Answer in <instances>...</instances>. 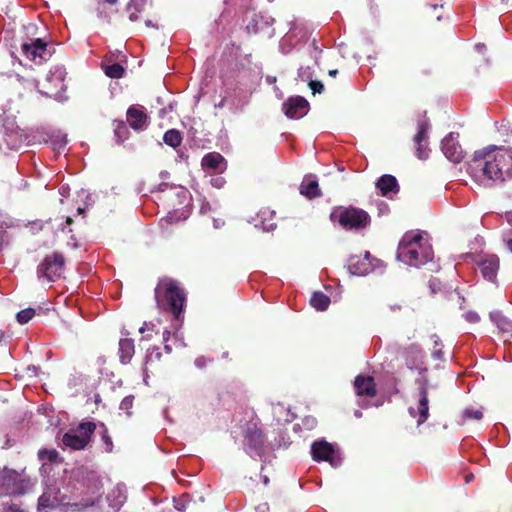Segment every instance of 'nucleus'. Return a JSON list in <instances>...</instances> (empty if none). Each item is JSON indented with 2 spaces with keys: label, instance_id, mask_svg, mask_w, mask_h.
<instances>
[{
  "label": "nucleus",
  "instance_id": "f257e3e1",
  "mask_svg": "<svg viewBox=\"0 0 512 512\" xmlns=\"http://www.w3.org/2000/svg\"><path fill=\"white\" fill-rule=\"evenodd\" d=\"M467 173L485 187L512 179V148L489 145L475 151L467 163Z\"/></svg>",
  "mask_w": 512,
  "mask_h": 512
},
{
  "label": "nucleus",
  "instance_id": "f03ea898",
  "mask_svg": "<svg viewBox=\"0 0 512 512\" xmlns=\"http://www.w3.org/2000/svg\"><path fill=\"white\" fill-rule=\"evenodd\" d=\"M431 246L423 240L418 232H407L403 235L397 249V259L413 267H419L433 259Z\"/></svg>",
  "mask_w": 512,
  "mask_h": 512
},
{
  "label": "nucleus",
  "instance_id": "7ed1b4c3",
  "mask_svg": "<svg viewBox=\"0 0 512 512\" xmlns=\"http://www.w3.org/2000/svg\"><path fill=\"white\" fill-rule=\"evenodd\" d=\"M155 298L159 307L179 319L186 302V295L176 280L161 279L155 288Z\"/></svg>",
  "mask_w": 512,
  "mask_h": 512
},
{
  "label": "nucleus",
  "instance_id": "20e7f679",
  "mask_svg": "<svg viewBox=\"0 0 512 512\" xmlns=\"http://www.w3.org/2000/svg\"><path fill=\"white\" fill-rule=\"evenodd\" d=\"M330 219L332 222L338 223L343 229L354 231L366 229L371 223L368 212L354 206L334 208L330 214Z\"/></svg>",
  "mask_w": 512,
  "mask_h": 512
},
{
  "label": "nucleus",
  "instance_id": "39448f33",
  "mask_svg": "<svg viewBox=\"0 0 512 512\" xmlns=\"http://www.w3.org/2000/svg\"><path fill=\"white\" fill-rule=\"evenodd\" d=\"M30 477L25 471L18 472L4 466L0 468V493L8 496H20L26 494L31 488Z\"/></svg>",
  "mask_w": 512,
  "mask_h": 512
},
{
  "label": "nucleus",
  "instance_id": "423d86ee",
  "mask_svg": "<svg viewBox=\"0 0 512 512\" xmlns=\"http://www.w3.org/2000/svg\"><path fill=\"white\" fill-rule=\"evenodd\" d=\"M244 449L251 457H263L266 452V437L259 422H248L243 430Z\"/></svg>",
  "mask_w": 512,
  "mask_h": 512
},
{
  "label": "nucleus",
  "instance_id": "0eeeda50",
  "mask_svg": "<svg viewBox=\"0 0 512 512\" xmlns=\"http://www.w3.org/2000/svg\"><path fill=\"white\" fill-rule=\"evenodd\" d=\"M96 427L97 426L94 422H81L77 428V431H79L81 435H77L71 431L66 432L62 437V443L73 450H82L91 441V437L94 434Z\"/></svg>",
  "mask_w": 512,
  "mask_h": 512
},
{
  "label": "nucleus",
  "instance_id": "6e6552de",
  "mask_svg": "<svg viewBox=\"0 0 512 512\" xmlns=\"http://www.w3.org/2000/svg\"><path fill=\"white\" fill-rule=\"evenodd\" d=\"M418 387L415 393L417 399L416 407H410L409 413L413 417H417V425L420 426L428 420L429 417V388L428 379L423 378L417 381Z\"/></svg>",
  "mask_w": 512,
  "mask_h": 512
},
{
  "label": "nucleus",
  "instance_id": "1a4fd4ad",
  "mask_svg": "<svg viewBox=\"0 0 512 512\" xmlns=\"http://www.w3.org/2000/svg\"><path fill=\"white\" fill-rule=\"evenodd\" d=\"M65 267V258L62 253L54 252L46 256L37 268L39 278H45L48 281H55L59 278Z\"/></svg>",
  "mask_w": 512,
  "mask_h": 512
},
{
  "label": "nucleus",
  "instance_id": "9d476101",
  "mask_svg": "<svg viewBox=\"0 0 512 512\" xmlns=\"http://www.w3.org/2000/svg\"><path fill=\"white\" fill-rule=\"evenodd\" d=\"M21 52L28 60L42 64L52 54L49 43L42 38L30 39L21 44Z\"/></svg>",
  "mask_w": 512,
  "mask_h": 512
},
{
  "label": "nucleus",
  "instance_id": "9b49d317",
  "mask_svg": "<svg viewBox=\"0 0 512 512\" xmlns=\"http://www.w3.org/2000/svg\"><path fill=\"white\" fill-rule=\"evenodd\" d=\"M458 138L459 133L450 132L441 142L442 152L445 157L453 163H460L466 155V152L460 145Z\"/></svg>",
  "mask_w": 512,
  "mask_h": 512
},
{
  "label": "nucleus",
  "instance_id": "f8f14e48",
  "mask_svg": "<svg viewBox=\"0 0 512 512\" xmlns=\"http://www.w3.org/2000/svg\"><path fill=\"white\" fill-rule=\"evenodd\" d=\"M69 504L66 495L56 486L48 487L38 499V510L57 509Z\"/></svg>",
  "mask_w": 512,
  "mask_h": 512
},
{
  "label": "nucleus",
  "instance_id": "ddd939ff",
  "mask_svg": "<svg viewBox=\"0 0 512 512\" xmlns=\"http://www.w3.org/2000/svg\"><path fill=\"white\" fill-rule=\"evenodd\" d=\"M401 357L410 370H424V353L418 344L412 343L404 347L401 351Z\"/></svg>",
  "mask_w": 512,
  "mask_h": 512
},
{
  "label": "nucleus",
  "instance_id": "4468645a",
  "mask_svg": "<svg viewBox=\"0 0 512 512\" xmlns=\"http://www.w3.org/2000/svg\"><path fill=\"white\" fill-rule=\"evenodd\" d=\"M283 111L290 119H300L309 111V102L302 96L289 97L283 103Z\"/></svg>",
  "mask_w": 512,
  "mask_h": 512
},
{
  "label": "nucleus",
  "instance_id": "2eb2a0df",
  "mask_svg": "<svg viewBox=\"0 0 512 512\" xmlns=\"http://www.w3.org/2000/svg\"><path fill=\"white\" fill-rule=\"evenodd\" d=\"M477 266L483 278L489 282L495 283L500 268V260L497 255H487L477 261Z\"/></svg>",
  "mask_w": 512,
  "mask_h": 512
},
{
  "label": "nucleus",
  "instance_id": "dca6fc26",
  "mask_svg": "<svg viewBox=\"0 0 512 512\" xmlns=\"http://www.w3.org/2000/svg\"><path fill=\"white\" fill-rule=\"evenodd\" d=\"M354 390L359 397L373 398L377 394L375 380L372 376L357 375L354 380Z\"/></svg>",
  "mask_w": 512,
  "mask_h": 512
},
{
  "label": "nucleus",
  "instance_id": "f3484780",
  "mask_svg": "<svg viewBox=\"0 0 512 512\" xmlns=\"http://www.w3.org/2000/svg\"><path fill=\"white\" fill-rule=\"evenodd\" d=\"M129 126L135 131H142L146 128L148 116L145 111L137 106H130L126 113Z\"/></svg>",
  "mask_w": 512,
  "mask_h": 512
},
{
  "label": "nucleus",
  "instance_id": "a211bd4d",
  "mask_svg": "<svg viewBox=\"0 0 512 512\" xmlns=\"http://www.w3.org/2000/svg\"><path fill=\"white\" fill-rule=\"evenodd\" d=\"M311 454L315 461H332L334 448L327 441H316L311 446Z\"/></svg>",
  "mask_w": 512,
  "mask_h": 512
},
{
  "label": "nucleus",
  "instance_id": "6ab92c4d",
  "mask_svg": "<svg viewBox=\"0 0 512 512\" xmlns=\"http://www.w3.org/2000/svg\"><path fill=\"white\" fill-rule=\"evenodd\" d=\"M376 187L384 197L389 196L390 193L396 194L399 191L397 179L390 174L382 175L376 182Z\"/></svg>",
  "mask_w": 512,
  "mask_h": 512
},
{
  "label": "nucleus",
  "instance_id": "aec40b11",
  "mask_svg": "<svg viewBox=\"0 0 512 512\" xmlns=\"http://www.w3.org/2000/svg\"><path fill=\"white\" fill-rule=\"evenodd\" d=\"M490 319L497 326L499 332L504 337H512V320L503 315L501 312H491Z\"/></svg>",
  "mask_w": 512,
  "mask_h": 512
},
{
  "label": "nucleus",
  "instance_id": "412c9836",
  "mask_svg": "<svg viewBox=\"0 0 512 512\" xmlns=\"http://www.w3.org/2000/svg\"><path fill=\"white\" fill-rule=\"evenodd\" d=\"M134 353H135L134 340L131 338L120 339L119 349H118L120 362L124 365L130 363Z\"/></svg>",
  "mask_w": 512,
  "mask_h": 512
},
{
  "label": "nucleus",
  "instance_id": "4be33fe9",
  "mask_svg": "<svg viewBox=\"0 0 512 512\" xmlns=\"http://www.w3.org/2000/svg\"><path fill=\"white\" fill-rule=\"evenodd\" d=\"M300 193L309 199H314L322 195L316 179H305L299 187Z\"/></svg>",
  "mask_w": 512,
  "mask_h": 512
},
{
  "label": "nucleus",
  "instance_id": "5701e85b",
  "mask_svg": "<svg viewBox=\"0 0 512 512\" xmlns=\"http://www.w3.org/2000/svg\"><path fill=\"white\" fill-rule=\"evenodd\" d=\"M162 353L159 347H152L148 349L147 355L144 362V372H148L150 369L157 370L158 364L161 362Z\"/></svg>",
  "mask_w": 512,
  "mask_h": 512
},
{
  "label": "nucleus",
  "instance_id": "b1692460",
  "mask_svg": "<svg viewBox=\"0 0 512 512\" xmlns=\"http://www.w3.org/2000/svg\"><path fill=\"white\" fill-rule=\"evenodd\" d=\"M148 0H129L126 6L128 18L131 22L139 20V14L145 10Z\"/></svg>",
  "mask_w": 512,
  "mask_h": 512
},
{
  "label": "nucleus",
  "instance_id": "393cba45",
  "mask_svg": "<svg viewBox=\"0 0 512 512\" xmlns=\"http://www.w3.org/2000/svg\"><path fill=\"white\" fill-rule=\"evenodd\" d=\"M224 162V157L220 154V153H217V152H210V153H207L203 158H202V167L205 168V169H210V170H220L221 169V165L223 164Z\"/></svg>",
  "mask_w": 512,
  "mask_h": 512
},
{
  "label": "nucleus",
  "instance_id": "a878e982",
  "mask_svg": "<svg viewBox=\"0 0 512 512\" xmlns=\"http://www.w3.org/2000/svg\"><path fill=\"white\" fill-rule=\"evenodd\" d=\"M311 306L317 311H325L330 305V298L321 291H316L310 299Z\"/></svg>",
  "mask_w": 512,
  "mask_h": 512
},
{
  "label": "nucleus",
  "instance_id": "bb28decb",
  "mask_svg": "<svg viewBox=\"0 0 512 512\" xmlns=\"http://www.w3.org/2000/svg\"><path fill=\"white\" fill-rule=\"evenodd\" d=\"M182 135L177 129H169L163 135V141L166 145L177 148L182 143Z\"/></svg>",
  "mask_w": 512,
  "mask_h": 512
},
{
  "label": "nucleus",
  "instance_id": "cd10ccee",
  "mask_svg": "<svg viewBox=\"0 0 512 512\" xmlns=\"http://www.w3.org/2000/svg\"><path fill=\"white\" fill-rule=\"evenodd\" d=\"M38 458L43 462L54 463L58 460L59 453L56 449H40Z\"/></svg>",
  "mask_w": 512,
  "mask_h": 512
},
{
  "label": "nucleus",
  "instance_id": "c85d7f7f",
  "mask_svg": "<svg viewBox=\"0 0 512 512\" xmlns=\"http://www.w3.org/2000/svg\"><path fill=\"white\" fill-rule=\"evenodd\" d=\"M125 73L124 67L119 63H113L105 67V74L114 79L123 77Z\"/></svg>",
  "mask_w": 512,
  "mask_h": 512
},
{
  "label": "nucleus",
  "instance_id": "c756f323",
  "mask_svg": "<svg viewBox=\"0 0 512 512\" xmlns=\"http://www.w3.org/2000/svg\"><path fill=\"white\" fill-rule=\"evenodd\" d=\"M100 428L102 429L101 441H102L103 446H104V451L107 452V453H110V452H112L113 447H114L112 438L109 435L108 429H107V427H106V425L104 423L100 424Z\"/></svg>",
  "mask_w": 512,
  "mask_h": 512
},
{
  "label": "nucleus",
  "instance_id": "7c9ffc66",
  "mask_svg": "<svg viewBox=\"0 0 512 512\" xmlns=\"http://www.w3.org/2000/svg\"><path fill=\"white\" fill-rule=\"evenodd\" d=\"M429 128V124L427 121H420L418 123V131L414 137V142L416 145H420V142H425L427 140V131Z\"/></svg>",
  "mask_w": 512,
  "mask_h": 512
},
{
  "label": "nucleus",
  "instance_id": "2f4dec72",
  "mask_svg": "<svg viewBox=\"0 0 512 512\" xmlns=\"http://www.w3.org/2000/svg\"><path fill=\"white\" fill-rule=\"evenodd\" d=\"M35 315V310L33 308H26L19 311L16 315V319L20 324L28 323Z\"/></svg>",
  "mask_w": 512,
  "mask_h": 512
},
{
  "label": "nucleus",
  "instance_id": "473e14b6",
  "mask_svg": "<svg viewBox=\"0 0 512 512\" xmlns=\"http://www.w3.org/2000/svg\"><path fill=\"white\" fill-rule=\"evenodd\" d=\"M428 287L431 295H435L442 290V282L436 277H431L428 281Z\"/></svg>",
  "mask_w": 512,
  "mask_h": 512
},
{
  "label": "nucleus",
  "instance_id": "72a5a7b5",
  "mask_svg": "<svg viewBox=\"0 0 512 512\" xmlns=\"http://www.w3.org/2000/svg\"><path fill=\"white\" fill-rule=\"evenodd\" d=\"M483 417L481 410L465 409L463 411V418L465 420H480Z\"/></svg>",
  "mask_w": 512,
  "mask_h": 512
},
{
  "label": "nucleus",
  "instance_id": "f704fd0d",
  "mask_svg": "<svg viewBox=\"0 0 512 512\" xmlns=\"http://www.w3.org/2000/svg\"><path fill=\"white\" fill-rule=\"evenodd\" d=\"M134 396H126L120 403V409L125 411L127 415H131L130 409L133 407Z\"/></svg>",
  "mask_w": 512,
  "mask_h": 512
},
{
  "label": "nucleus",
  "instance_id": "c9c22d12",
  "mask_svg": "<svg viewBox=\"0 0 512 512\" xmlns=\"http://www.w3.org/2000/svg\"><path fill=\"white\" fill-rule=\"evenodd\" d=\"M96 2L98 4V13L99 15H102L104 8L115 6L118 3V0H96Z\"/></svg>",
  "mask_w": 512,
  "mask_h": 512
},
{
  "label": "nucleus",
  "instance_id": "e433bc0d",
  "mask_svg": "<svg viewBox=\"0 0 512 512\" xmlns=\"http://www.w3.org/2000/svg\"><path fill=\"white\" fill-rule=\"evenodd\" d=\"M308 85H309L310 89L312 90L313 94H316V93L320 94L324 90V85L322 84L321 81H318V80H311Z\"/></svg>",
  "mask_w": 512,
  "mask_h": 512
},
{
  "label": "nucleus",
  "instance_id": "4c0bfd02",
  "mask_svg": "<svg viewBox=\"0 0 512 512\" xmlns=\"http://www.w3.org/2000/svg\"><path fill=\"white\" fill-rule=\"evenodd\" d=\"M416 155L419 159H426L428 157V151L426 145L420 142V145H416Z\"/></svg>",
  "mask_w": 512,
  "mask_h": 512
},
{
  "label": "nucleus",
  "instance_id": "58836bf2",
  "mask_svg": "<svg viewBox=\"0 0 512 512\" xmlns=\"http://www.w3.org/2000/svg\"><path fill=\"white\" fill-rule=\"evenodd\" d=\"M443 6H438V5H432L430 8H429V13L431 14V16L435 15L436 19L437 20H440L442 18V14L441 13H438L440 10H442Z\"/></svg>",
  "mask_w": 512,
  "mask_h": 512
},
{
  "label": "nucleus",
  "instance_id": "ea45409f",
  "mask_svg": "<svg viewBox=\"0 0 512 512\" xmlns=\"http://www.w3.org/2000/svg\"><path fill=\"white\" fill-rule=\"evenodd\" d=\"M465 319L470 323H477L480 321V316L473 311H469L465 314Z\"/></svg>",
  "mask_w": 512,
  "mask_h": 512
},
{
  "label": "nucleus",
  "instance_id": "a19ab883",
  "mask_svg": "<svg viewBox=\"0 0 512 512\" xmlns=\"http://www.w3.org/2000/svg\"><path fill=\"white\" fill-rule=\"evenodd\" d=\"M127 130V127H126V124L123 122V121H119L117 122V125L115 127V134L117 135V137H121V133L122 132H125Z\"/></svg>",
  "mask_w": 512,
  "mask_h": 512
},
{
  "label": "nucleus",
  "instance_id": "79ce46f5",
  "mask_svg": "<svg viewBox=\"0 0 512 512\" xmlns=\"http://www.w3.org/2000/svg\"><path fill=\"white\" fill-rule=\"evenodd\" d=\"M256 512H270L268 503H261L256 507Z\"/></svg>",
  "mask_w": 512,
  "mask_h": 512
},
{
  "label": "nucleus",
  "instance_id": "37998d69",
  "mask_svg": "<svg viewBox=\"0 0 512 512\" xmlns=\"http://www.w3.org/2000/svg\"><path fill=\"white\" fill-rule=\"evenodd\" d=\"M328 74L331 77H335L338 74V70L337 69L329 70Z\"/></svg>",
  "mask_w": 512,
  "mask_h": 512
},
{
  "label": "nucleus",
  "instance_id": "c03bdc74",
  "mask_svg": "<svg viewBox=\"0 0 512 512\" xmlns=\"http://www.w3.org/2000/svg\"><path fill=\"white\" fill-rule=\"evenodd\" d=\"M225 101H226V99H225V98H223V99H222L218 104H216V105H215V107H217V108H222V107H224V105H225Z\"/></svg>",
  "mask_w": 512,
  "mask_h": 512
},
{
  "label": "nucleus",
  "instance_id": "a18cd8bd",
  "mask_svg": "<svg viewBox=\"0 0 512 512\" xmlns=\"http://www.w3.org/2000/svg\"><path fill=\"white\" fill-rule=\"evenodd\" d=\"M477 50L479 52H482L483 50H486V46L484 44H479L476 46Z\"/></svg>",
  "mask_w": 512,
  "mask_h": 512
},
{
  "label": "nucleus",
  "instance_id": "49530a36",
  "mask_svg": "<svg viewBox=\"0 0 512 512\" xmlns=\"http://www.w3.org/2000/svg\"><path fill=\"white\" fill-rule=\"evenodd\" d=\"M390 308L392 311H399L401 310V305H391Z\"/></svg>",
  "mask_w": 512,
  "mask_h": 512
},
{
  "label": "nucleus",
  "instance_id": "de8ad7c7",
  "mask_svg": "<svg viewBox=\"0 0 512 512\" xmlns=\"http://www.w3.org/2000/svg\"><path fill=\"white\" fill-rule=\"evenodd\" d=\"M367 269H364V270H360V269H356L353 271L354 274H364L366 273Z\"/></svg>",
  "mask_w": 512,
  "mask_h": 512
},
{
  "label": "nucleus",
  "instance_id": "09e8293b",
  "mask_svg": "<svg viewBox=\"0 0 512 512\" xmlns=\"http://www.w3.org/2000/svg\"><path fill=\"white\" fill-rule=\"evenodd\" d=\"M145 24H146V26H148V27H155V25L153 24V22H152L151 20H146V21H145Z\"/></svg>",
  "mask_w": 512,
  "mask_h": 512
},
{
  "label": "nucleus",
  "instance_id": "8fccbe9b",
  "mask_svg": "<svg viewBox=\"0 0 512 512\" xmlns=\"http://www.w3.org/2000/svg\"><path fill=\"white\" fill-rule=\"evenodd\" d=\"M507 247L512 252V238L507 241Z\"/></svg>",
  "mask_w": 512,
  "mask_h": 512
},
{
  "label": "nucleus",
  "instance_id": "3c124183",
  "mask_svg": "<svg viewBox=\"0 0 512 512\" xmlns=\"http://www.w3.org/2000/svg\"><path fill=\"white\" fill-rule=\"evenodd\" d=\"M72 222H73V220H72V218H71V217H67V218H66V223H67L68 225L72 224Z\"/></svg>",
  "mask_w": 512,
  "mask_h": 512
},
{
  "label": "nucleus",
  "instance_id": "603ef678",
  "mask_svg": "<svg viewBox=\"0 0 512 512\" xmlns=\"http://www.w3.org/2000/svg\"><path fill=\"white\" fill-rule=\"evenodd\" d=\"M473 477H474L473 474L466 476V481L467 482L471 481L473 479Z\"/></svg>",
  "mask_w": 512,
  "mask_h": 512
},
{
  "label": "nucleus",
  "instance_id": "864d4df0",
  "mask_svg": "<svg viewBox=\"0 0 512 512\" xmlns=\"http://www.w3.org/2000/svg\"><path fill=\"white\" fill-rule=\"evenodd\" d=\"M164 349H165L166 353H170L171 352V347L168 346V345H166Z\"/></svg>",
  "mask_w": 512,
  "mask_h": 512
},
{
  "label": "nucleus",
  "instance_id": "5fc2aeb1",
  "mask_svg": "<svg viewBox=\"0 0 512 512\" xmlns=\"http://www.w3.org/2000/svg\"><path fill=\"white\" fill-rule=\"evenodd\" d=\"M6 236V232H0V238L3 241L4 237Z\"/></svg>",
  "mask_w": 512,
  "mask_h": 512
},
{
  "label": "nucleus",
  "instance_id": "6e6d98bb",
  "mask_svg": "<svg viewBox=\"0 0 512 512\" xmlns=\"http://www.w3.org/2000/svg\"><path fill=\"white\" fill-rule=\"evenodd\" d=\"M355 416H356V417H361V416H362V412H360V411H358V410H357V411H355Z\"/></svg>",
  "mask_w": 512,
  "mask_h": 512
},
{
  "label": "nucleus",
  "instance_id": "4d7b16f0",
  "mask_svg": "<svg viewBox=\"0 0 512 512\" xmlns=\"http://www.w3.org/2000/svg\"><path fill=\"white\" fill-rule=\"evenodd\" d=\"M144 331H145V324L142 327L139 328V332L140 333H144Z\"/></svg>",
  "mask_w": 512,
  "mask_h": 512
},
{
  "label": "nucleus",
  "instance_id": "13d9d810",
  "mask_svg": "<svg viewBox=\"0 0 512 512\" xmlns=\"http://www.w3.org/2000/svg\"><path fill=\"white\" fill-rule=\"evenodd\" d=\"M200 361H201V359H196V364L200 365Z\"/></svg>",
  "mask_w": 512,
  "mask_h": 512
}]
</instances>
